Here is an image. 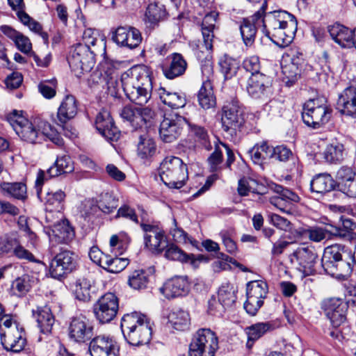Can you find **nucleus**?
Masks as SVG:
<instances>
[{"label":"nucleus","instance_id":"f257e3e1","mask_svg":"<svg viewBox=\"0 0 356 356\" xmlns=\"http://www.w3.org/2000/svg\"><path fill=\"white\" fill-rule=\"evenodd\" d=\"M200 26L203 44L196 51L195 55L200 63L203 81L198 93V102L202 108L209 109L216 105V97L211 83L213 74L211 52L215 26L213 24H200Z\"/></svg>","mask_w":356,"mask_h":356},{"label":"nucleus","instance_id":"f03ea898","mask_svg":"<svg viewBox=\"0 0 356 356\" xmlns=\"http://www.w3.org/2000/svg\"><path fill=\"white\" fill-rule=\"evenodd\" d=\"M15 133L24 140L40 143L49 140L58 146L63 145V140L55 129L47 121L35 118L29 121L22 115V111H13L7 117Z\"/></svg>","mask_w":356,"mask_h":356},{"label":"nucleus","instance_id":"7ed1b4c3","mask_svg":"<svg viewBox=\"0 0 356 356\" xmlns=\"http://www.w3.org/2000/svg\"><path fill=\"white\" fill-rule=\"evenodd\" d=\"M123 90L129 100L143 106L151 97L152 79L145 70L137 69L124 72L121 76Z\"/></svg>","mask_w":356,"mask_h":356},{"label":"nucleus","instance_id":"20e7f679","mask_svg":"<svg viewBox=\"0 0 356 356\" xmlns=\"http://www.w3.org/2000/svg\"><path fill=\"white\" fill-rule=\"evenodd\" d=\"M122 333L132 346H140L149 343L152 335L149 321L146 316L138 312L124 315L121 321Z\"/></svg>","mask_w":356,"mask_h":356},{"label":"nucleus","instance_id":"39448f33","mask_svg":"<svg viewBox=\"0 0 356 356\" xmlns=\"http://www.w3.org/2000/svg\"><path fill=\"white\" fill-rule=\"evenodd\" d=\"M162 181L170 188H181L188 179V169L182 160L177 156H166L159 169Z\"/></svg>","mask_w":356,"mask_h":356},{"label":"nucleus","instance_id":"423d86ee","mask_svg":"<svg viewBox=\"0 0 356 356\" xmlns=\"http://www.w3.org/2000/svg\"><path fill=\"white\" fill-rule=\"evenodd\" d=\"M324 99L308 100L303 106L302 118L304 123L314 129L323 127L330 119L331 109Z\"/></svg>","mask_w":356,"mask_h":356},{"label":"nucleus","instance_id":"0eeeda50","mask_svg":"<svg viewBox=\"0 0 356 356\" xmlns=\"http://www.w3.org/2000/svg\"><path fill=\"white\" fill-rule=\"evenodd\" d=\"M218 349V339L210 329H200L189 345V356H214Z\"/></svg>","mask_w":356,"mask_h":356},{"label":"nucleus","instance_id":"6e6552de","mask_svg":"<svg viewBox=\"0 0 356 356\" xmlns=\"http://www.w3.org/2000/svg\"><path fill=\"white\" fill-rule=\"evenodd\" d=\"M69 65L77 77L90 72L95 65V58L90 47L78 44L73 47L67 58Z\"/></svg>","mask_w":356,"mask_h":356},{"label":"nucleus","instance_id":"1a4fd4ad","mask_svg":"<svg viewBox=\"0 0 356 356\" xmlns=\"http://www.w3.org/2000/svg\"><path fill=\"white\" fill-rule=\"evenodd\" d=\"M245 123L244 111L236 100H232L222 108L221 124L223 131L230 136H236Z\"/></svg>","mask_w":356,"mask_h":356},{"label":"nucleus","instance_id":"9d476101","mask_svg":"<svg viewBox=\"0 0 356 356\" xmlns=\"http://www.w3.org/2000/svg\"><path fill=\"white\" fill-rule=\"evenodd\" d=\"M119 309V299L113 293H106L94 305L95 318L100 323L111 322L116 316Z\"/></svg>","mask_w":356,"mask_h":356},{"label":"nucleus","instance_id":"9b49d317","mask_svg":"<svg viewBox=\"0 0 356 356\" xmlns=\"http://www.w3.org/2000/svg\"><path fill=\"white\" fill-rule=\"evenodd\" d=\"M267 289V284L264 282L254 281L247 284V300L244 303V309L248 314L254 315L262 306Z\"/></svg>","mask_w":356,"mask_h":356},{"label":"nucleus","instance_id":"f8f14e48","mask_svg":"<svg viewBox=\"0 0 356 356\" xmlns=\"http://www.w3.org/2000/svg\"><path fill=\"white\" fill-rule=\"evenodd\" d=\"M76 267V257L70 250L58 253L50 263L49 271L51 276L59 279L72 272Z\"/></svg>","mask_w":356,"mask_h":356},{"label":"nucleus","instance_id":"ddd939ff","mask_svg":"<svg viewBox=\"0 0 356 356\" xmlns=\"http://www.w3.org/2000/svg\"><path fill=\"white\" fill-rule=\"evenodd\" d=\"M293 257L297 262V269L302 273L304 276L315 273V265L317 262L318 254L312 246H301L293 253Z\"/></svg>","mask_w":356,"mask_h":356},{"label":"nucleus","instance_id":"4468645a","mask_svg":"<svg viewBox=\"0 0 356 356\" xmlns=\"http://www.w3.org/2000/svg\"><path fill=\"white\" fill-rule=\"evenodd\" d=\"M185 119L177 114L165 115L161 122L159 136L165 143L175 141L180 135Z\"/></svg>","mask_w":356,"mask_h":356},{"label":"nucleus","instance_id":"2eb2a0df","mask_svg":"<svg viewBox=\"0 0 356 356\" xmlns=\"http://www.w3.org/2000/svg\"><path fill=\"white\" fill-rule=\"evenodd\" d=\"M91 356H119L120 347L115 340L106 336H97L89 344Z\"/></svg>","mask_w":356,"mask_h":356},{"label":"nucleus","instance_id":"dca6fc26","mask_svg":"<svg viewBox=\"0 0 356 356\" xmlns=\"http://www.w3.org/2000/svg\"><path fill=\"white\" fill-rule=\"evenodd\" d=\"M112 40L118 45L134 49L140 44L142 36L138 29L125 25L118 27L112 32Z\"/></svg>","mask_w":356,"mask_h":356},{"label":"nucleus","instance_id":"f3484780","mask_svg":"<svg viewBox=\"0 0 356 356\" xmlns=\"http://www.w3.org/2000/svg\"><path fill=\"white\" fill-rule=\"evenodd\" d=\"M1 342L4 349L8 351L19 353L22 350L26 344L22 329L17 324L10 330H3L0 325Z\"/></svg>","mask_w":356,"mask_h":356},{"label":"nucleus","instance_id":"a211bd4d","mask_svg":"<svg viewBox=\"0 0 356 356\" xmlns=\"http://www.w3.org/2000/svg\"><path fill=\"white\" fill-rule=\"evenodd\" d=\"M160 292L168 299L186 296L190 291V284L185 276H175L168 279L160 288Z\"/></svg>","mask_w":356,"mask_h":356},{"label":"nucleus","instance_id":"6ab92c4d","mask_svg":"<svg viewBox=\"0 0 356 356\" xmlns=\"http://www.w3.org/2000/svg\"><path fill=\"white\" fill-rule=\"evenodd\" d=\"M95 127L105 138L111 141H117L120 137V131L115 126L110 112L102 109L97 115Z\"/></svg>","mask_w":356,"mask_h":356},{"label":"nucleus","instance_id":"aec40b11","mask_svg":"<svg viewBox=\"0 0 356 356\" xmlns=\"http://www.w3.org/2000/svg\"><path fill=\"white\" fill-rule=\"evenodd\" d=\"M69 336L78 343H84L92 336V327L83 316L74 317L69 325Z\"/></svg>","mask_w":356,"mask_h":356},{"label":"nucleus","instance_id":"412c9836","mask_svg":"<svg viewBox=\"0 0 356 356\" xmlns=\"http://www.w3.org/2000/svg\"><path fill=\"white\" fill-rule=\"evenodd\" d=\"M340 191L350 197H356V172L348 166L341 167L336 175Z\"/></svg>","mask_w":356,"mask_h":356},{"label":"nucleus","instance_id":"4be33fe9","mask_svg":"<svg viewBox=\"0 0 356 356\" xmlns=\"http://www.w3.org/2000/svg\"><path fill=\"white\" fill-rule=\"evenodd\" d=\"M348 305L339 299H332L325 309L327 317L333 327L343 326L346 321Z\"/></svg>","mask_w":356,"mask_h":356},{"label":"nucleus","instance_id":"5701e85b","mask_svg":"<svg viewBox=\"0 0 356 356\" xmlns=\"http://www.w3.org/2000/svg\"><path fill=\"white\" fill-rule=\"evenodd\" d=\"M332 38L343 48H350L355 44V31L343 24H332L328 27Z\"/></svg>","mask_w":356,"mask_h":356},{"label":"nucleus","instance_id":"b1692460","mask_svg":"<svg viewBox=\"0 0 356 356\" xmlns=\"http://www.w3.org/2000/svg\"><path fill=\"white\" fill-rule=\"evenodd\" d=\"M222 149L226 151L227 154L226 166L227 168H230L231 165L234 161V154L229 147L225 143L221 142L217 143L215 145L214 151L207 159L209 168L211 172H216L221 168L220 165L222 162Z\"/></svg>","mask_w":356,"mask_h":356},{"label":"nucleus","instance_id":"393cba45","mask_svg":"<svg viewBox=\"0 0 356 356\" xmlns=\"http://www.w3.org/2000/svg\"><path fill=\"white\" fill-rule=\"evenodd\" d=\"M32 316L42 333L49 334L51 332L55 323V317L49 306L36 307L32 309Z\"/></svg>","mask_w":356,"mask_h":356},{"label":"nucleus","instance_id":"a878e982","mask_svg":"<svg viewBox=\"0 0 356 356\" xmlns=\"http://www.w3.org/2000/svg\"><path fill=\"white\" fill-rule=\"evenodd\" d=\"M337 108L341 113L356 118V88H346L339 96Z\"/></svg>","mask_w":356,"mask_h":356},{"label":"nucleus","instance_id":"bb28decb","mask_svg":"<svg viewBox=\"0 0 356 356\" xmlns=\"http://www.w3.org/2000/svg\"><path fill=\"white\" fill-rule=\"evenodd\" d=\"M273 27L267 30L266 35L272 37L277 40V42H282L283 45L289 44L295 35L297 24H272Z\"/></svg>","mask_w":356,"mask_h":356},{"label":"nucleus","instance_id":"cd10ccee","mask_svg":"<svg viewBox=\"0 0 356 356\" xmlns=\"http://www.w3.org/2000/svg\"><path fill=\"white\" fill-rule=\"evenodd\" d=\"M270 83V79L264 74L250 75L245 83L248 94L254 98H259Z\"/></svg>","mask_w":356,"mask_h":356},{"label":"nucleus","instance_id":"c85d7f7f","mask_svg":"<svg viewBox=\"0 0 356 356\" xmlns=\"http://www.w3.org/2000/svg\"><path fill=\"white\" fill-rule=\"evenodd\" d=\"M50 239L58 243H68L75 236V232L67 220H63L53 225Z\"/></svg>","mask_w":356,"mask_h":356},{"label":"nucleus","instance_id":"c756f323","mask_svg":"<svg viewBox=\"0 0 356 356\" xmlns=\"http://www.w3.org/2000/svg\"><path fill=\"white\" fill-rule=\"evenodd\" d=\"M339 257L338 258L336 264L337 267V277H348L350 275L353 264L355 261V257L353 255L351 251H348L344 246L339 245Z\"/></svg>","mask_w":356,"mask_h":356},{"label":"nucleus","instance_id":"7c9ffc66","mask_svg":"<svg viewBox=\"0 0 356 356\" xmlns=\"http://www.w3.org/2000/svg\"><path fill=\"white\" fill-rule=\"evenodd\" d=\"M274 191L277 194H279L280 196L274 198L271 202L280 211L286 213H291V208H288L287 206L285 207H281V204L283 202H286V203L291 206L292 203L299 202V196L291 190L284 188L282 186L280 185H275Z\"/></svg>","mask_w":356,"mask_h":356},{"label":"nucleus","instance_id":"2f4dec72","mask_svg":"<svg viewBox=\"0 0 356 356\" xmlns=\"http://www.w3.org/2000/svg\"><path fill=\"white\" fill-rule=\"evenodd\" d=\"M161 101L172 109L183 108L186 104V95L183 92H172L161 87L158 90Z\"/></svg>","mask_w":356,"mask_h":356},{"label":"nucleus","instance_id":"473e14b6","mask_svg":"<svg viewBox=\"0 0 356 356\" xmlns=\"http://www.w3.org/2000/svg\"><path fill=\"white\" fill-rule=\"evenodd\" d=\"M339 245H332L325 249L321 259V266L325 273L331 276H337L336 264L339 257Z\"/></svg>","mask_w":356,"mask_h":356},{"label":"nucleus","instance_id":"72a5a7b5","mask_svg":"<svg viewBox=\"0 0 356 356\" xmlns=\"http://www.w3.org/2000/svg\"><path fill=\"white\" fill-rule=\"evenodd\" d=\"M187 67L186 61L179 54H173L169 65L162 67L165 76L169 79H173L182 75Z\"/></svg>","mask_w":356,"mask_h":356},{"label":"nucleus","instance_id":"f704fd0d","mask_svg":"<svg viewBox=\"0 0 356 356\" xmlns=\"http://www.w3.org/2000/svg\"><path fill=\"white\" fill-rule=\"evenodd\" d=\"M94 289V282L92 280L88 277H80L76 280L73 291L76 299L88 302L92 298Z\"/></svg>","mask_w":356,"mask_h":356},{"label":"nucleus","instance_id":"c9c22d12","mask_svg":"<svg viewBox=\"0 0 356 356\" xmlns=\"http://www.w3.org/2000/svg\"><path fill=\"white\" fill-rule=\"evenodd\" d=\"M77 104L72 95H67L61 102L58 110V119L61 123H65L74 118L77 113Z\"/></svg>","mask_w":356,"mask_h":356},{"label":"nucleus","instance_id":"e433bc0d","mask_svg":"<svg viewBox=\"0 0 356 356\" xmlns=\"http://www.w3.org/2000/svg\"><path fill=\"white\" fill-rule=\"evenodd\" d=\"M273 329L274 326L270 322L258 323L246 327L245 333L248 336L247 348L248 349L252 348L255 341Z\"/></svg>","mask_w":356,"mask_h":356},{"label":"nucleus","instance_id":"4c0bfd02","mask_svg":"<svg viewBox=\"0 0 356 356\" xmlns=\"http://www.w3.org/2000/svg\"><path fill=\"white\" fill-rule=\"evenodd\" d=\"M302 54L291 58V61L282 66V71L284 75L286 84H293L300 74L302 63Z\"/></svg>","mask_w":356,"mask_h":356},{"label":"nucleus","instance_id":"58836bf2","mask_svg":"<svg viewBox=\"0 0 356 356\" xmlns=\"http://www.w3.org/2000/svg\"><path fill=\"white\" fill-rule=\"evenodd\" d=\"M311 191L316 193H325L334 188V180L327 173L316 175L310 181Z\"/></svg>","mask_w":356,"mask_h":356},{"label":"nucleus","instance_id":"ea45409f","mask_svg":"<svg viewBox=\"0 0 356 356\" xmlns=\"http://www.w3.org/2000/svg\"><path fill=\"white\" fill-rule=\"evenodd\" d=\"M273 147L267 141H261L254 145L250 150L252 160L254 163L261 164L266 160L273 158Z\"/></svg>","mask_w":356,"mask_h":356},{"label":"nucleus","instance_id":"a19ab883","mask_svg":"<svg viewBox=\"0 0 356 356\" xmlns=\"http://www.w3.org/2000/svg\"><path fill=\"white\" fill-rule=\"evenodd\" d=\"M167 240L161 231L155 232L152 235L144 236L145 247L152 253L159 254L165 250L167 246Z\"/></svg>","mask_w":356,"mask_h":356},{"label":"nucleus","instance_id":"79ce46f5","mask_svg":"<svg viewBox=\"0 0 356 356\" xmlns=\"http://www.w3.org/2000/svg\"><path fill=\"white\" fill-rule=\"evenodd\" d=\"M74 169L72 161L67 155L58 156L55 163L47 170L49 177H57L61 174L69 173Z\"/></svg>","mask_w":356,"mask_h":356},{"label":"nucleus","instance_id":"37998d69","mask_svg":"<svg viewBox=\"0 0 356 356\" xmlns=\"http://www.w3.org/2000/svg\"><path fill=\"white\" fill-rule=\"evenodd\" d=\"M151 272L143 269L136 270L129 276L128 284L135 290H143L147 288L149 281Z\"/></svg>","mask_w":356,"mask_h":356},{"label":"nucleus","instance_id":"c03bdc74","mask_svg":"<svg viewBox=\"0 0 356 356\" xmlns=\"http://www.w3.org/2000/svg\"><path fill=\"white\" fill-rule=\"evenodd\" d=\"M168 318L169 323L177 330L184 331L188 327L189 315L183 310L176 309L170 312Z\"/></svg>","mask_w":356,"mask_h":356},{"label":"nucleus","instance_id":"a18cd8bd","mask_svg":"<svg viewBox=\"0 0 356 356\" xmlns=\"http://www.w3.org/2000/svg\"><path fill=\"white\" fill-rule=\"evenodd\" d=\"M145 16L149 22H160L167 19L168 13L164 5L155 1L147 6Z\"/></svg>","mask_w":356,"mask_h":356},{"label":"nucleus","instance_id":"49530a36","mask_svg":"<svg viewBox=\"0 0 356 356\" xmlns=\"http://www.w3.org/2000/svg\"><path fill=\"white\" fill-rule=\"evenodd\" d=\"M236 289L230 284L222 285L218 290V301L222 307H232L236 300Z\"/></svg>","mask_w":356,"mask_h":356},{"label":"nucleus","instance_id":"de8ad7c7","mask_svg":"<svg viewBox=\"0 0 356 356\" xmlns=\"http://www.w3.org/2000/svg\"><path fill=\"white\" fill-rule=\"evenodd\" d=\"M340 221L342 223L343 228L331 225V227L333 228L332 234L334 236L339 238H353L355 233L353 232L352 231L356 228V223L352 219L346 218L344 216H341L340 218Z\"/></svg>","mask_w":356,"mask_h":356},{"label":"nucleus","instance_id":"09e8293b","mask_svg":"<svg viewBox=\"0 0 356 356\" xmlns=\"http://www.w3.org/2000/svg\"><path fill=\"white\" fill-rule=\"evenodd\" d=\"M1 189L14 198L24 200L27 197L26 186L22 182H3L0 185Z\"/></svg>","mask_w":356,"mask_h":356},{"label":"nucleus","instance_id":"8fccbe9b","mask_svg":"<svg viewBox=\"0 0 356 356\" xmlns=\"http://www.w3.org/2000/svg\"><path fill=\"white\" fill-rule=\"evenodd\" d=\"M220 72L225 79H230L236 74L239 68V62L230 56L225 55L219 61Z\"/></svg>","mask_w":356,"mask_h":356},{"label":"nucleus","instance_id":"3c124183","mask_svg":"<svg viewBox=\"0 0 356 356\" xmlns=\"http://www.w3.org/2000/svg\"><path fill=\"white\" fill-rule=\"evenodd\" d=\"M65 194L61 190L56 192H49L45 197L46 210L52 211H60L63 209V203Z\"/></svg>","mask_w":356,"mask_h":356},{"label":"nucleus","instance_id":"603ef678","mask_svg":"<svg viewBox=\"0 0 356 356\" xmlns=\"http://www.w3.org/2000/svg\"><path fill=\"white\" fill-rule=\"evenodd\" d=\"M156 145L154 140L147 135L140 136L137 152L142 159L152 156L156 152Z\"/></svg>","mask_w":356,"mask_h":356},{"label":"nucleus","instance_id":"864d4df0","mask_svg":"<svg viewBox=\"0 0 356 356\" xmlns=\"http://www.w3.org/2000/svg\"><path fill=\"white\" fill-rule=\"evenodd\" d=\"M343 145L341 143L329 145L324 152V158L330 163L340 162L343 159Z\"/></svg>","mask_w":356,"mask_h":356},{"label":"nucleus","instance_id":"5fc2aeb1","mask_svg":"<svg viewBox=\"0 0 356 356\" xmlns=\"http://www.w3.org/2000/svg\"><path fill=\"white\" fill-rule=\"evenodd\" d=\"M297 234L300 236H307L310 241L318 243L326 238L327 230L319 227L301 228L297 230Z\"/></svg>","mask_w":356,"mask_h":356},{"label":"nucleus","instance_id":"6e6d98bb","mask_svg":"<svg viewBox=\"0 0 356 356\" xmlns=\"http://www.w3.org/2000/svg\"><path fill=\"white\" fill-rule=\"evenodd\" d=\"M129 262L127 259L119 257H111L108 255L102 268L113 273H118L124 270Z\"/></svg>","mask_w":356,"mask_h":356},{"label":"nucleus","instance_id":"4d7b16f0","mask_svg":"<svg viewBox=\"0 0 356 356\" xmlns=\"http://www.w3.org/2000/svg\"><path fill=\"white\" fill-rule=\"evenodd\" d=\"M165 250L164 256L168 259L186 262L191 259L190 255L186 254L182 250L174 244L167 243Z\"/></svg>","mask_w":356,"mask_h":356},{"label":"nucleus","instance_id":"13d9d810","mask_svg":"<svg viewBox=\"0 0 356 356\" xmlns=\"http://www.w3.org/2000/svg\"><path fill=\"white\" fill-rule=\"evenodd\" d=\"M216 258L217 260L212 264V267L215 272L228 270L231 268L230 263L234 264L236 263L233 258L223 252H217L216 254Z\"/></svg>","mask_w":356,"mask_h":356},{"label":"nucleus","instance_id":"bf43d9fd","mask_svg":"<svg viewBox=\"0 0 356 356\" xmlns=\"http://www.w3.org/2000/svg\"><path fill=\"white\" fill-rule=\"evenodd\" d=\"M242 67L248 74L247 76L262 74L260 72L261 64L258 56H252L244 59Z\"/></svg>","mask_w":356,"mask_h":356},{"label":"nucleus","instance_id":"052dcab7","mask_svg":"<svg viewBox=\"0 0 356 356\" xmlns=\"http://www.w3.org/2000/svg\"><path fill=\"white\" fill-rule=\"evenodd\" d=\"M30 280L28 275H23L17 278L12 284V290L16 296H21L26 294L30 289Z\"/></svg>","mask_w":356,"mask_h":356},{"label":"nucleus","instance_id":"680f3d73","mask_svg":"<svg viewBox=\"0 0 356 356\" xmlns=\"http://www.w3.org/2000/svg\"><path fill=\"white\" fill-rule=\"evenodd\" d=\"M240 31L244 44L248 47L251 46L257 33L255 24H241Z\"/></svg>","mask_w":356,"mask_h":356},{"label":"nucleus","instance_id":"e2e57ef3","mask_svg":"<svg viewBox=\"0 0 356 356\" xmlns=\"http://www.w3.org/2000/svg\"><path fill=\"white\" fill-rule=\"evenodd\" d=\"M9 6L15 11L21 22H31V17L24 10L23 0H8Z\"/></svg>","mask_w":356,"mask_h":356},{"label":"nucleus","instance_id":"0e129e2a","mask_svg":"<svg viewBox=\"0 0 356 356\" xmlns=\"http://www.w3.org/2000/svg\"><path fill=\"white\" fill-rule=\"evenodd\" d=\"M170 234L177 243H186L190 241L188 234L183 229L177 226L175 218L172 220V227L170 229Z\"/></svg>","mask_w":356,"mask_h":356},{"label":"nucleus","instance_id":"69168bd1","mask_svg":"<svg viewBox=\"0 0 356 356\" xmlns=\"http://www.w3.org/2000/svg\"><path fill=\"white\" fill-rule=\"evenodd\" d=\"M191 127V131L197 137V138L202 142V143L204 145V147L209 149L211 146L208 141V134L205 129L202 127H200L195 124H189Z\"/></svg>","mask_w":356,"mask_h":356},{"label":"nucleus","instance_id":"338daca9","mask_svg":"<svg viewBox=\"0 0 356 356\" xmlns=\"http://www.w3.org/2000/svg\"><path fill=\"white\" fill-rule=\"evenodd\" d=\"M56 81H43L38 85V90L46 99H51L56 95Z\"/></svg>","mask_w":356,"mask_h":356},{"label":"nucleus","instance_id":"774afa93","mask_svg":"<svg viewBox=\"0 0 356 356\" xmlns=\"http://www.w3.org/2000/svg\"><path fill=\"white\" fill-rule=\"evenodd\" d=\"M18 239L15 237H5L0 241V254L13 253Z\"/></svg>","mask_w":356,"mask_h":356}]
</instances>
